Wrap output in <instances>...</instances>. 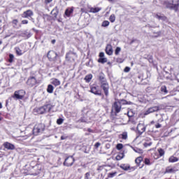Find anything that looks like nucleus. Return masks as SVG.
<instances>
[{"label": "nucleus", "mask_w": 179, "mask_h": 179, "mask_svg": "<svg viewBox=\"0 0 179 179\" xmlns=\"http://www.w3.org/2000/svg\"><path fill=\"white\" fill-rule=\"evenodd\" d=\"M72 13H73V7L66 9L64 15L67 16V17H69Z\"/></svg>", "instance_id": "25"}, {"label": "nucleus", "mask_w": 179, "mask_h": 179, "mask_svg": "<svg viewBox=\"0 0 179 179\" xmlns=\"http://www.w3.org/2000/svg\"><path fill=\"white\" fill-rule=\"evenodd\" d=\"M101 10V8L99 7H96V8L91 7L90 12L91 13H97L100 12Z\"/></svg>", "instance_id": "27"}, {"label": "nucleus", "mask_w": 179, "mask_h": 179, "mask_svg": "<svg viewBox=\"0 0 179 179\" xmlns=\"http://www.w3.org/2000/svg\"><path fill=\"white\" fill-rule=\"evenodd\" d=\"M118 138L122 141H127V139H128V132H122V134H119Z\"/></svg>", "instance_id": "22"}, {"label": "nucleus", "mask_w": 179, "mask_h": 179, "mask_svg": "<svg viewBox=\"0 0 179 179\" xmlns=\"http://www.w3.org/2000/svg\"><path fill=\"white\" fill-rule=\"evenodd\" d=\"M101 26H102V27H107L110 26V22L105 20L102 22Z\"/></svg>", "instance_id": "37"}, {"label": "nucleus", "mask_w": 179, "mask_h": 179, "mask_svg": "<svg viewBox=\"0 0 179 179\" xmlns=\"http://www.w3.org/2000/svg\"><path fill=\"white\" fill-rule=\"evenodd\" d=\"M3 148L7 149L8 150H15V145L9 143V142H4L3 144Z\"/></svg>", "instance_id": "19"}, {"label": "nucleus", "mask_w": 179, "mask_h": 179, "mask_svg": "<svg viewBox=\"0 0 179 179\" xmlns=\"http://www.w3.org/2000/svg\"><path fill=\"white\" fill-rule=\"evenodd\" d=\"M116 174H117V172L109 173L108 174V178H113V177H114Z\"/></svg>", "instance_id": "43"}, {"label": "nucleus", "mask_w": 179, "mask_h": 179, "mask_svg": "<svg viewBox=\"0 0 179 179\" xmlns=\"http://www.w3.org/2000/svg\"><path fill=\"white\" fill-rule=\"evenodd\" d=\"M101 143H99V142H97V143H96L95 144H94V149H99V147H100L101 146Z\"/></svg>", "instance_id": "47"}, {"label": "nucleus", "mask_w": 179, "mask_h": 179, "mask_svg": "<svg viewBox=\"0 0 179 179\" xmlns=\"http://www.w3.org/2000/svg\"><path fill=\"white\" fill-rule=\"evenodd\" d=\"M127 115L128 117H131V115H129V112L127 113Z\"/></svg>", "instance_id": "61"}, {"label": "nucleus", "mask_w": 179, "mask_h": 179, "mask_svg": "<svg viewBox=\"0 0 179 179\" xmlns=\"http://www.w3.org/2000/svg\"><path fill=\"white\" fill-rule=\"evenodd\" d=\"M3 117L0 116V122H1V121H3Z\"/></svg>", "instance_id": "58"}, {"label": "nucleus", "mask_w": 179, "mask_h": 179, "mask_svg": "<svg viewBox=\"0 0 179 179\" xmlns=\"http://www.w3.org/2000/svg\"><path fill=\"white\" fill-rule=\"evenodd\" d=\"M84 179H92V173L91 172H87L85 174Z\"/></svg>", "instance_id": "34"}, {"label": "nucleus", "mask_w": 179, "mask_h": 179, "mask_svg": "<svg viewBox=\"0 0 179 179\" xmlns=\"http://www.w3.org/2000/svg\"><path fill=\"white\" fill-rule=\"evenodd\" d=\"M0 108H2V103H0Z\"/></svg>", "instance_id": "60"}, {"label": "nucleus", "mask_w": 179, "mask_h": 179, "mask_svg": "<svg viewBox=\"0 0 179 179\" xmlns=\"http://www.w3.org/2000/svg\"><path fill=\"white\" fill-rule=\"evenodd\" d=\"M109 20L111 23H114L115 22V15L112 14L109 17Z\"/></svg>", "instance_id": "35"}, {"label": "nucleus", "mask_w": 179, "mask_h": 179, "mask_svg": "<svg viewBox=\"0 0 179 179\" xmlns=\"http://www.w3.org/2000/svg\"><path fill=\"white\" fill-rule=\"evenodd\" d=\"M21 23H22V24H29V20H22Z\"/></svg>", "instance_id": "49"}, {"label": "nucleus", "mask_w": 179, "mask_h": 179, "mask_svg": "<svg viewBox=\"0 0 179 179\" xmlns=\"http://www.w3.org/2000/svg\"><path fill=\"white\" fill-rule=\"evenodd\" d=\"M47 57L51 62H55L58 58V53L54 50H49L47 54Z\"/></svg>", "instance_id": "7"}, {"label": "nucleus", "mask_w": 179, "mask_h": 179, "mask_svg": "<svg viewBox=\"0 0 179 179\" xmlns=\"http://www.w3.org/2000/svg\"><path fill=\"white\" fill-rule=\"evenodd\" d=\"M27 136H30V134H27Z\"/></svg>", "instance_id": "63"}, {"label": "nucleus", "mask_w": 179, "mask_h": 179, "mask_svg": "<svg viewBox=\"0 0 179 179\" xmlns=\"http://www.w3.org/2000/svg\"><path fill=\"white\" fill-rule=\"evenodd\" d=\"M176 172L177 170L176 169V167H172L171 166H169L166 168L164 174H173Z\"/></svg>", "instance_id": "16"}, {"label": "nucleus", "mask_w": 179, "mask_h": 179, "mask_svg": "<svg viewBox=\"0 0 179 179\" xmlns=\"http://www.w3.org/2000/svg\"><path fill=\"white\" fill-rule=\"evenodd\" d=\"M178 162V158L176 157H174V156H171L169 158V163H176Z\"/></svg>", "instance_id": "29"}, {"label": "nucleus", "mask_w": 179, "mask_h": 179, "mask_svg": "<svg viewBox=\"0 0 179 179\" xmlns=\"http://www.w3.org/2000/svg\"><path fill=\"white\" fill-rule=\"evenodd\" d=\"M161 92H162V93H168L169 91H167V87H166V85H163L161 87Z\"/></svg>", "instance_id": "41"}, {"label": "nucleus", "mask_w": 179, "mask_h": 179, "mask_svg": "<svg viewBox=\"0 0 179 179\" xmlns=\"http://www.w3.org/2000/svg\"><path fill=\"white\" fill-rule=\"evenodd\" d=\"M27 131H29V129H26V132H27Z\"/></svg>", "instance_id": "64"}, {"label": "nucleus", "mask_w": 179, "mask_h": 179, "mask_svg": "<svg viewBox=\"0 0 179 179\" xmlns=\"http://www.w3.org/2000/svg\"><path fill=\"white\" fill-rule=\"evenodd\" d=\"M52 0H45L44 3L45 5H48V3H51Z\"/></svg>", "instance_id": "50"}, {"label": "nucleus", "mask_w": 179, "mask_h": 179, "mask_svg": "<svg viewBox=\"0 0 179 179\" xmlns=\"http://www.w3.org/2000/svg\"><path fill=\"white\" fill-rule=\"evenodd\" d=\"M160 122V120H158L157 123L155 124V128L157 129H159V128H162V124L159 123Z\"/></svg>", "instance_id": "45"}, {"label": "nucleus", "mask_w": 179, "mask_h": 179, "mask_svg": "<svg viewBox=\"0 0 179 179\" xmlns=\"http://www.w3.org/2000/svg\"><path fill=\"white\" fill-rule=\"evenodd\" d=\"M90 92L95 94V96H103L101 89H100V87L96 84L90 86Z\"/></svg>", "instance_id": "5"}, {"label": "nucleus", "mask_w": 179, "mask_h": 179, "mask_svg": "<svg viewBox=\"0 0 179 179\" xmlns=\"http://www.w3.org/2000/svg\"><path fill=\"white\" fill-rule=\"evenodd\" d=\"M12 23H13V24L15 25L14 26V27H15V26H17V23H19V20H17V19H14V20H13Z\"/></svg>", "instance_id": "46"}, {"label": "nucleus", "mask_w": 179, "mask_h": 179, "mask_svg": "<svg viewBox=\"0 0 179 179\" xmlns=\"http://www.w3.org/2000/svg\"><path fill=\"white\" fill-rule=\"evenodd\" d=\"M55 39H53V40H52V41H51V43H52V44H55Z\"/></svg>", "instance_id": "57"}, {"label": "nucleus", "mask_w": 179, "mask_h": 179, "mask_svg": "<svg viewBox=\"0 0 179 179\" xmlns=\"http://www.w3.org/2000/svg\"><path fill=\"white\" fill-rule=\"evenodd\" d=\"M152 145V143H145L144 144V146H151Z\"/></svg>", "instance_id": "54"}, {"label": "nucleus", "mask_w": 179, "mask_h": 179, "mask_svg": "<svg viewBox=\"0 0 179 179\" xmlns=\"http://www.w3.org/2000/svg\"><path fill=\"white\" fill-rule=\"evenodd\" d=\"M22 173L24 176H38L40 174V169L37 166V162L32 161L30 164L25 165Z\"/></svg>", "instance_id": "1"}, {"label": "nucleus", "mask_w": 179, "mask_h": 179, "mask_svg": "<svg viewBox=\"0 0 179 179\" xmlns=\"http://www.w3.org/2000/svg\"><path fill=\"white\" fill-rule=\"evenodd\" d=\"M63 122H64V119H62V118H59L57 120V125H62V124H63Z\"/></svg>", "instance_id": "44"}, {"label": "nucleus", "mask_w": 179, "mask_h": 179, "mask_svg": "<svg viewBox=\"0 0 179 179\" xmlns=\"http://www.w3.org/2000/svg\"><path fill=\"white\" fill-rule=\"evenodd\" d=\"M164 5L166 6V8H167V9H171V10H172V3H171L170 1H164Z\"/></svg>", "instance_id": "31"}, {"label": "nucleus", "mask_w": 179, "mask_h": 179, "mask_svg": "<svg viewBox=\"0 0 179 179\" xmlns=\"http://www.w3.org/2000/svg\"><path fill=\"white\" fill-rule=\"evenodd\" d=\"M122 106L121 101H116L112 105V111H114L115 114H118L121 111Z\"/></svg>", "instance_id": "9"}, {"label": "nucleus", "mask_w": 179, "mask_h": 179, "mask_svg": "<svg viewBox=\"0 0 179 179\" xmlns=\"http://www.w3.org/2000/svg\"><path fill=\"white\" fill-rule=\"evenodd\" d=\"M146 131V125L143 123H139L136 127V132L139 136Z\"/></svg>", "instance_id": "12"}, {"label": "nucleus", "mask_w": 179, "mask_h": 179, "mask_svg": "<svg viewBox=\"0 0 179 179\" xmlns=\"http://www.w3.org/2000/svg\"><path fill=\"white\" fill-rule=\"evenodd\" d=\"M158 153H159V155H157V152L155 153V156H154L155 159H160V157H162V156L165 153L164 150H163L162 148H159Z\"/></svg>", "instance_id": "20"}, {"label": "nucleus", "mask_w": 179, "mask_h": 179, "mask_svg": "<svg viewBox=\"0 0 179 179\" xmlns=\"http://www.w3.org/2000/svg\"><path fill=\"white\" fill-rule=\"evenodd\" d=\"M120 52H121V48L117 47L115 50V55H120Z\"/></svg>", "instance_id": "40"}, {"label": "nucleus", "mask_w": 179, "mask_h": 179, "mask_svg": "<svg viewBox=\"0 0 179 179\" xmlns=\"http://www.w3.org/2000/svg\"><path fill=\"white\" fill-rule=\"evenodd\" d=\"M105 52L107 55H113L114 50H113V45H111V44L106 45Z\"/></svg>", "instance_id": "17"}, {"label": "nucleus", "mask_w": 179, "mask_h": 179, "mask_svg": "<svg viewBox=\"0 0 179 179\" xmlns=\"http://www.w3.org/2000/svg\"><path fill=\"white\" fill-rule=\"evenodd\" d=\"M1 44H2V41L0 40V45H1Z\"/></svg>", "instance_id": "62"}, {"label": "nucleus", "mask_w": 179, "mask_h": 179, "mask_svg": "<svg viewBox=\"0 0 179 179\" xmlns=\"http://www.w3.org/2000/svg\"><path fill=\"white\" fill-rule=\"evenodd\" d=\"M73 163H75V158L73 156H69L65 158L63 164L64 166H66V167H71V166H73Z\"/></svg>", "instance_id": "10"}, {"label": "nucleus", "mask_w": 179, "mask_h": 179, "mask_svg": "<svg viewBox=\"0 0 179 179\" xmlns=\"http://www.w3.org/2000/svg\"><path fill=\"white\" fill-rule=\"evenodd\" d=\"M52 108H54L52 103H51L50 101H48L42 106L36 107L33 110V113L35 114V115H37V114H47V113H51Z\"/></svg>", "instance_id": "3"}, {"label": "nucleus", "mask_w": 179, "mask_h": 179, "mask_svg": "<svg viewBox=\"0 0 179 179\" xmlns=\"http://www.w3.org/2000/svg\"><path fill=\"white\" fill-rule=\"evenodd\" d=\"M13 99H16V100H23V99H24V90H20L15 91L13 95Z\"/></svg>", "instance_id": "11"}, {"label": "nucleus", "mask_w": 179, "mask_h": 179, "mask_svg": "<svg viewBox=\"0 0 179 179\" xmlns=\"http://www.w3.org/2000/svg\"><path fill=\"white\" fill-rule=\"evenodd\" d=\"M87 132H90V133H92V134H93V129H90V128H88L87 129Z\"/></svg>", "instance_id": "53"}, {"label": "nucleus", "mask_w": 179, "mask_h": 179, "mask_svg": "<svg viewBox=\"0 0 179 179\" xmlns=\"http://www.w3.org/2000/svg\"><path fill=\"white\" fill-rule=\"evenodd\" d=\"M47 92L48 93H54V86L51 84H49L47 87Z\"/></svg>", "instance_id": "30"}, {"label": "nucleus", "mask_w": 179, "mask_h": 179, "mask_svg": "<svg viewBox=\"0 0 179 179\" xmlns=\"http://www.w3.org/2000/svg\"><path fill=\"white\" fill-rule=\"evenodd\" d=\"M80 12L83 13H87V11H86V9H85V8H81Z\"/></svg>", "instance_id": "52"}, {"label": "nucleus", "mask_w": 179, "mask_h": 179, "mask_svg": "<svg viewBox=\"0 0 179 179\" xmlns=\"http://www.w3.org/2000/svg\"><path fill=\"white\" fill-rule=\"evenodd\" d=\"M120 101V104H121V106H126L127 104H131V102H128L127 100H125V99H122V100H120V101Z\"/></svg>", "instance_id": "33"}, {"label": "nucleus", "mask_w": 179, "mask_h": 179, "mask_svg": "<svg viewBox=\"0 0 179 179\" xmlns=\"http://www.w3.org/2000/svg\"><path fill=\"white\" fill-rule=\"evenodd\" d=\"M13 59H15V55H13V54H10L9 55L8 62L10 64H12V62H13Z\"/></svg>", "instance_id": "38"}, {"label": "nucleus", "mask_w": 179, "mask_h": 179, "mask_svg": "<svg viewBox=\"0 0 179 179\" xmlns=\"http://www.w3.org/2000/svg\"><path fill=\"white\" fill-rule=\"evenodd\" d=\"M129 71H131V68L130 67H128V66H126L124 69V72H126V73H128L129 72Z\"/></svg>", "instance_id": "48"}, {"label": "nucleus", "mask_w": 179, "mask_h": 179, "mask_svg": "<svg viewBox=\"0 0 179 179\" xmlns=\"http://www.w3.org/2000/svg\"><path fill=\"white\" fill-rule=\"evenodd\" d=\"M107 57H101L98 59L99 64H106L107 62Z\"/></svg>", "instance_id": "32"}, {"label": "nucleus", "mask_w": 179, "mask_h": 179, "mask_svg": "<svg viewBox=\"0 0 179 179\" xmlns=\"http://www.w3.org/2000/svg\"><path fill=\"white\" fill-rule=\"evenodd\" d=\"M40 83V81L36 78V77L31 76L28 78L26 84L29 87H34V86H36V85H38Z\"/></svg>", "instance_id": "6"}, {"label": "nucleus", "mask_w": 179, "mask_h": 179, "mask_svg": "<svg viewBox=\"0 0 179 179\" xmlns=\"http://www.w3.org/2000/svg\"><path fill=\"white\" fill-rule=\"evenodd\" d=\"M172 10H175V12H178L179 0H172Z\"/></svg>", "instance_id": "18"}, {"label": "nucleus", "mask_w": 179, "mask_h": 179, "mask_svg": "<svg viewBox=\"0 0 179 179\" xmlns=\"http://www.w3.org/2000/svg\"><path fill=\"white\" fill-rule=\"evenodd\" d=\"M150 125H155V124H156V122H155V120H152L150 122Z\"/></svg>", "instance_id": "55"}, {"label": "nucleus", "mask_w": 179, "mask_h": 179, "mask_svg": "<svg viewBox=\"0 0 179 179\" xmlns=\"http://www.w3.org/2000/svg\"><path fill=\"white\" fill-rule=\"evenodd\" d=\"M144 164L146 166H150L152 164V162H150V159L148 158H145L144 159Z\"/></svg>", "instance_id": "36"}, {"label": "nucleus", "mask_w": 179, "mask_h": 179, "mask_svg": "<svg viewBox=\"0 0 179 179\" xmlns=\"http://www.w3.org/2000/svg\"><path fill=\"white\" fill-rule=\"evenodd\" d=\"M76 57H78L76 52L70 50L66 54V61L68 62H75V58H76Z\"/></svg>", "instance_id": "8"}, {"label": "nucleus", "mask_w": 179, "mask_h": 179, "mask_svg": "<svg viewBox=\"0 0 179 179\" xmlns=\"http://www.w3.org/2000/svg\"><path fill=\"white\" fill-rule=\"evenodd\" d=\"M98 80L100 83V87L101 90H103L104 95L106 97H108L110 94V84H108V81H107L106 75L103 73H100L98 76Z\"/></svg>", "instance_id": "2"}, {"label": "nucleus", "mask_w": 179, "mask_h": 179, "mask_svg": "<svg viewBox=\"0 0 179 179\" xmlns=\"http://www.w3.org/2000/svg\"><path fill=\"white\" fill-rule=\"evenodd\" d=\"M123 148H124V145H122V143H118L116 145V149L117 150H121Z\"/></svg>", "instance_id": "42"}, {"label": "nucleus", "mask_w": 179, "mask_h": 179, "mask_svg": "<svg viewBox=\"0 0 179 179\" xmlns=\"http://www.w3.org/2000/svg\"><path fill=\"white\" fill-rule=\"evenodd\" d=\"M157 111H159V106H152L144 112V115H149V114H152V113H156Z\"/></svg>", "instance_id": "15"}, {"label": "nucleus", "mask_w": 179, "mask_h": 179, "mask_svg": "<svg viewBox=\"0 0 179 179\" xmlns=\"http://www.w3.org/2000/svg\"><path fill=\"white\" fill-rule=\"evenodd\" d=\"M21 16L23 19H30L34 16V13L31 10L29 9L24 11Z\"/></svg>", "instance_id": "13"}, {"label": "nucleus", "mask_w": 179, "mask_h": 179, "mask_svg": "<svg viewBox=\"0 0 179 179\" xmlns=\"http://www.w3.org/2000/svg\"><path fill=\"white\" fill-rule=\"evenodd\" d=\"M119 167L124 170V171H135V167L131 166L129 164H121Z\"/></svg>", "instance_id": "14"}, {"label": "nucleus", "mask_w": 179, "mask_h": 179, "mask_svg": "<svg viewBox=\"0 0 179 179\" xmlns=\"http://www.w3.org/2000/svg\"><path fill=\"white\" fill-rule=\"evenodd\" d=\"M108 2H114V0H108Z\"/></svg>", "instance_id": "59"}, {"label": "nucleus", "mask_w": 179, "mask_h": 179, "mask_svg": "<svg viewBox=\"0 0 179 179\" xmlns=\"http://www.w3.org/2000/svg\"><path fill=\"white\" fill-rule=\"evenodd\" d=\"M92 79H93V75L88 74L85 76L84 80H85L86 83H90V82L92 81Z\"/></svg>", "instance_id": "26"}, {"label": "nucleus", "mask_w": 179, "mask_h": 179, "mask_svg": "<svg viewBox=\"0 0 179 179\" xmlns=\"http://www.w3.org/2000/svg\"><path fill=\"white\" fill-rule=\"evenodd\" d=\"M14 50L15 51V54L18 55V57H20V55H23V52L20 50V48L15 47Z\"/></svg>", "instance_id": "28"}, {"label": "nucleus", "mask_w": 179, "mask_h": 179, "mask_svg": "<svg viewBox=\"0 0 179 179\" xmlns=\"http://www.w3.org/2000/svg\"><path fill=\"white\" fill-rule=\"evenodd\" d=\"M51 83H52V85H53V86L57 87V86H59L61 85V81H59V80H58V78H52Z\"/></svg>", "instance_id": "23"}, {"label": "nucleus", "mask_w": 179, "mask_h": 179, "mask_svg": "<svg viewBox=\"0 0 179 179\" xmlns=\"http://www.w3.org/2000/svg\"><path fill=\"white\" fill-rule=\"evenodd\" d=\"M45 131V124L43 123H37L34 125V129H32V135L37 136L41 135Z\"/></svg>", "instance_id": "4"}, {"label": "nucleus", "mask_w": 179, "mask_h": 179, "mask_svg": "<svg viewBox=\"0 0 179 179\" xmlns=\"http://www.w3.org/2000/svg\"><path fill=\"white\" fill-rule=\"evenodd\" d=\"M143 162V157H138L135 159V163L137 164L138 167H140V169H142V167H143V164L141 166V163H142Z\"/></svg>", "instance_id": "21"}, {"label": "nucleus", "mask_w": 179, "mask_h": 179, "mask_svg": "<svg viewBox=\"0 0 179 179\" xmlns=\"http://www.w3.org/2000/svg\"><path fill=\"white\" fill-rule=\"evenodd\" d=\"M64 139H66V137L64 136H61V140L62 141H64Z\"/></svg>", "instance_id": "56"}, {"label": "nucleus", "mask_w": 179, "mask_h": 179, "mask_svg": "<svg viewBox=\"0 0 179 179\" xmlns=\"http://www.w3.org/2000/svg\"><path fill=\"white\" fill-rule=\"evenodd\" d=\"M124 159V154L118 155L115 157V159L117 161L122 160Z\"/></svg>", "instance_id": "39"}, {"label": "nucleus", "mask_w": 179, "mask_h": 179, "mask_svg": "<svg viewBox=\"0 0 179 179\" xmlns=\"http://www.w3.org/2000/svg\"><path fill=\"white\" fill-rule=\"evenodd\" d=\"M161 14L160 13H157L156 15H155V17L157 18V19H158V20H164V21H166V20H167V17L166 16H165L164 15H160Z\"/></svg>", "instance_id": "24"}, {"label": "nucleus", "mask_w": 179, "mask_h": 179, "mask_svg": "<svg viewBox=\"0 0 179 179\" xmlns=\"http://www.w3.org/2000/svg\"><path fill=\"white\" fill-rule=\"evenodd\" d=\"M99 58H104V52H101L99 55Z\"/></svg>", "instance_id": "51"}]
</instances>
